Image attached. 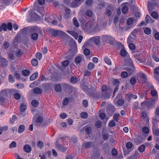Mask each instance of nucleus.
<instances>
[{
	"instance_id": "nucleus-33",
	"label": "nucleus",
	"mask_w": 159,
	"mask_h": 159,
	"mask_svg": "<svg viewBox=\"0 0 159 159\" xmlns=\"http://www.w3.org/2000/svg\"><path fill=\"white\" fill-rule=\"evenodd\" d=\"M151 16L152 17L155 19H157L158 17L157 13L155 11H153L152 13Z\"/></svg>"
},
{
	"instance_id": "nucleus-11",
	"label": "nucleus",
	"mask_w": 159,
	"mask_h": 159,
	"mask_svg": "<svg viewBox=\"0 0 159 159\" xmlns=\"http://www.w3.org/2000/svg\"><path fill=\"white\" fill-rule=\"evenodd\" d=\"M67 32L72 36L75 39H77L78 35L77 33L72 31L67 30Z\"/></svg>"
},
{
	"instance_id": "nucleus-63",
	"label": "nucleus",
	"mask_w": 159,
	"mask_h": 159,
	"mask_svg": "<svg viewBox=\"0 0 159 159\" xmlns=\"http://www.w3.org/2000/svg\"><path fill=\"white\" fill-rule=\"evenodd\" d=\"M60 116L61 118L64 119L66 118L67 117V115L65 113H62L60 114Z\"/></svg>"
},
{
	"instance_id": "nucleus-35",
	"label": "nucleus",
	"mask_w": 159,
	"mask_h": 159,
	"mask_svg": "<svg viewBox=\"0 0 159 159\" xmlns=\"http://www.w3.org/2000/svg\"><path fill=\"white\" fill-rule=\"evenodd\" d=\"M31 63L33 66H36L38 65V62L37 59H33L31 61Z\"/></svg>"
},
{
	"instance_id": "nucleus-29",
	"label": "nucleus",
	"mask_w": 159,
	"mask_h": 159,
	"mask_svg": "<svg viewBox=\"0 0 159 159\" xmlns=\"http://www.w3.org/2000/svg\"><path fill=\"white\" fill-rule=\"evenodd\" d=\"M81 117L83 119H86L88 117V114L86 112H83L80 113Z\"/></svg>"
},
{
	"instance_id": "nucleus-42",
	"label": "nucleus",
	"mask_w": 159,
	"mask_h": 159,
	"mask_svg": "<svg viewBox=\"0 0 159 159\" xmlns=\"http://www.w3.org/2000/svg\"><path fill=\"white\" fill-rule=\"evenodd\" d=\"M120 116L119 113H116L114 114L113 116V119L116 121H117L118 120V118Z\"/></svg>"
},
{
	"instance_id": "nucleus-46",
	"label": "nucleus",
	"mask_w": 159,
	"mask_h": 159,
	"mask_svg": "<svg viewBox=\"0 0 159 159\" xmlns=\"http://www.w3.org/2000/svg\"><path fill=\"white\" fill-rule=\"evenodd\" d=\"M16 143L15 141L12 142L10 144L9 148H12L16 147Z\"/></svg>"
},
{
	"instance_id": "nucleus-17",
	"label": "nucleus",
	"mask_w": 159,
	"mask_h": 159,
	"mask_svg": "<svg viewBox=\"0 0 159 159\" xmlns=\"http://www.w3.org/2000/svg\"><path fill=\"white\" fill-rule=\"evenodd\" d=\"M27 108L26 106L24 103H22L21 104L20 107V110L22 112H24L26 110Z\"/></svg>"
},
{
	"instance_id": "nucleus-62",
	"label": "nucleus",
	"mask_w": 159,
	"mask_h": 159,
	"mask_svg": "<svg viewBox=\"0 0 159 159\" xmlns=\"http://www.w3.org/2000/svg\"><path fill=\"white\" fill-rule=\"evenodd\" d=\"M136 80L135 78L134 77L132 78L130 80V83L132 85L135 84L136 82Z\"/></svg>"
},
{
	"instance_id": "nucleus-2",
	"label": "nucleus",
	"mask_w": 159,
	"mask_h": 159,
	"mask_svg": "<svg viewBox=\"0 0 159 159\" xmlns=\"http://www.w3.org/2000/svg\"><path fill=\"white\" fill-rule=\"evenodd\" d=\"M89 41L91 43L93 42L97 45L99 44L100 42V39L99 36H95L90 38Z\"/></svg>"
},
{
	"instance_id": "nucleus-7",
	"label": "nucleus",
	"mask_w": 159,
	"mask_h": 159,
	"mask_svg": "<svg viewBox=\"0 0 159 159\" xmlns=\"http://www.w3.org/2000/svg\"><path fill=\"white\" fill-rule=\"evenodd\" d=\"M33 10H32L30 11V13L28 16L29 17H32V20H34V19H37L39 17V16L38 15L35 13L33 12Z\"/></svg>"
},
{
	"instance_id": "nucleus-36",
	"label": "nucleus",
	"mask_w": 159,
	"mask_h": 159,
	"mask_svg": "<svg viewBox=\"0 0 159 159\" xmlns=\"http://www.w3.org/2000/svg\"><path fill=\"white\" fill-rule=\"evenodd\" d=\"M128 11V8L126 6H124L122 9V11L124 14H126Z\"/></svg>"
},
{
	"instance_id": "nucleus-22",
	"label": "nucleus",
	"mask_w": 159,
	"mask_h": 159,
	"mask_svg": "<svg viewBox=\"0 0 159 159\" xmlns=\"http://www.w3.org/2000/svg\"><path fill=\"white\" fill-rule=\"evenodd\" d=\"M91 145L92 143L88 142L83 143V146L86 148H90Z\"/></svg>"
},
{
	"instance_id": "nucleus-26",
	"label": "nucleus",
	"mask_w": 159,
	"mask_h": 159,
	"mask_svg": "<svg viewBox=\"0 0 159 159\" xmlns=\"http://www.w3.org/2000/svg\"><path fill=\"white\" fill-rule=\"evenodd\" d=\"M1 62L3 66H6L7 65V61L6 59L4 58H1Z\"/></svg>"
},
{
	"instance_id": "nucleus-55",
	"label": "nucleus",
	"mask_w": 159,
	"mask_h": 159,
	"mask_svg": "<svg viewBox=\"0 0 159 159\" xmlns=\"http://www.w3.org/2000/svg\"><path fill=\"white\" fill-rule=\"evenodd\" d=\"M84 53L86 56L89 55L90 53V51L88 48H85L84 50Z\"/></svg>"
},
{
	"instance_id": "nucleus-52",
	"label": "nucleus",
	"mask_w": 159,
	"mask_h": 159,
	"mask_svg": "<svg viewBox=\"0 0 159 159\" xmlns=\"http://www.w3.org/2000/svg\"><path fill=\"white\" fill-rule=\"evenodd\" d=\"M116 125L115 122L113 120L110 121L108 124V125L110 127H113Z\"/></svg>"
},
{
	"instance_id": "nucleus-44",
	"label": "nucleus",
	"mask_w": 159,
	"mask_h": 159,
	"mask_svg": "<svg viewBox=\"0 0 159 159\" xmlns=\"http://www.w3.org/2000/svg\"><path fill=\"white\" fill-rule=\"evenodd\" d=\"M31 104L33 106L37 107L39 104V102L37 100H33L32 101Z\"/></svg>"
},
{
	"instance_id": "nucleus-50",
	"label": "nucleus",
	"mask_w": 159,
	"mask_h": 159,
	"mask_svg": "<svg viewBox=\"0 0 159 159\" xmlns=\"http://www.w3.org/2000/svg\"><path fill=\"white\" fill-rule=\"evenodd\" d=\"M142 116L144 118H147V119H149L148 118V117L147 114L146 112L145 111H142L141 112Z\"/></svg>"
},
{
	"instance_id": "nucleus-60",
	"label": "nucleus",
	"mask_w": 159,
	"mask_h": 159,
	"mask_svg": "<svg viewBox=\"0 0 159 159\" xmlns=\"http://www.w3.org/2000/svg\"><path fill=\"white\" fill-rule=\"evenodd\" d=\"M128 73L125 71H123L121 73V76L122 77L125 78L128 76Z\"/></svg>"
},
{
	"instance_id": "nucleus-58",
	"label": "nucleus",
	"mask_w": 159,
	"mask_h": 159,
	"mask_svg": "<svg viewBox=\"0 0 159 159\" xmlns=\"http://www.w3.org/2000/svg\"><path fill=\"white\" fill-rule=\"evenodd\" d=\"M35 55L36 57L39 60H40L42 58V55L40 52H38Z\"/></svg>"
},
{
	"instance_id": "nucleus-57",
	"label": "nucleus",
	"mask_w": 159,
	"mask_h": 159,
	"mask_svg": "<svg viewBox=\"0 0 159 159\" xmlns=\"http://www.w3.org/2000/svg\"><path fill=\"white\" fill-rule=\"evenodd\" d=\"M102 122L99 120L98 121L96 124L95 126L98 128H100L102 126Z\"/></svg>"
},
{
	"instance_id": "nucleus-3",
	"label": "nucleus",
	"mask_w": 159,
	"mask_h": 159,
	"mask_svg": "<svg viewBox=\"0 0 159 159\" xmlns=\"http://www.w3.org/2000/svg\"><path fill=\"white\" fill-rule=\"evenodd\" d=\"M128 60L130 65V67L128 68L127 71H128L129 74H132V73L134 71L135 68L134 66L133 62L131 59L129 58Z\"/></svg>"
},
{
	"instance_id": "nucleus-49",
	"label": "nucleus",
	"mask_w": 159,
	"mask_h": 159,
	"mask_svg": "<svg viewBox=\"0 0 159 159\" xmlns=\"http://www.w3.org/2000/svg\"><path fill=\"white\" fill-rule=\"evenodd\" d=\"M134 19L132 18H130L128 19L127 21V24L128 25H130L133 23Z\"/></svg>"
},
{
	"instance_id": "nucleus-37",
	"label": "nucleus",
	"mask_w": 159,
	"mask_h": 159,
	"mask_svg": "<svg viewBox=\"0 0 159 159\" xmlns=\"http://www.w3.org/2000/svg\"><path fill=\"white\" fill-rule=\"evenodd\" d=\"M66 14L64 16V17L66 18L68 17L69 15L70 14V10L68 8H66L65 9Z\"/></svg>"
},
{
	"instance_id": "nucleus-8",
	"label": "nucleus",
	"mask_w": 159,
	"mask_h": 159,
	"mask_svg": "<svg viewBox=\"0 0 159 159\" xmlns=\"http://www.w3.org/2000/svg\"><path fill=\"white\" fill-rule=\"evenodd\" d=\"M23 150L25 152L29 153L31 151L32 148L29 145L26 144L23 147Z\"/></svg>"
},
{
	"instance_id": "nucleus-27",
	"label": "nucleus",
	"mask_w": 159,
	"mask_h": 159,
	"mask_svg": "<svg viewBox=\"0 0 159 159\" xmlns=\"http://www.w3.org/2000/svg\"><path fill=\"white\" fill-rule=\"evenodd\" d=\"M145 104L147 105L149 107H152V106L154 105L153 103L151 101H150L146 102H142L141 103V105L143 106V105Z\"/></svg>"
},
{
	"instance_id": "nucleus-41",
	"label": "nucleus",
	"mask_w": 159,
	"mask_h": 159,
	"mask_svg": "<svg viewBox=\"0 0 159 159\" xmlns=\"http://www.w3.org/2000/svg\"><path fill=\"white\" fill-rule=\"evenodd\" d=\"M145 149V146L144 145H142L139 148V152H143Z\"/></svg>"
},
{
	"instance_id": "nucleus-28",
	"label": "nucleus",
	"mask_w": 159,
	"mask_h": 159,
	"mask_svg": "<svg viewBox=\"0 0 159 159\" xmlns=\"http://www.w3.org/2000/svg\"><path fill=\"white\" fill-rule=\"evenodd\" d=\"M127 95L129 99L133 98L134 99H136L137 98V97L135 95L131 93H129L127 94Z\"/></svg>"
},
{
	"instance_id": "nucleus-6",
	"label": "nucleus",
	"mask_w": 159,
	"mask_h": 159,
	"mask_svg": "<svg viewBox=\"0 0 159 159\" xmlns=\"http://www.w3.org/2000/svg\"><path fill=\"white\" fill-rule=\"evenodd\" d=\"M113 102L116 106H121L124 104L125 103L124 101L123 100L119 99L118 100L116 98L114 99Z\"/></svg>"
},
{
	"instance_id": "nucleus-54",
	"label": "nucleus",
	"mask_w": 159,
	"mask_h": 159,
	"mask_svg": "<svg viewBox=\"0 0 159 159\" xmlns=\"http://www.w3.org/2000/svg\"><path fill=\"white\" fill-rule=\"evenodd\" d=\"M5 100V97L0 96V105L2 104Z\"/></svg>"
},
{
	"instance_id": "nucleus-13",
	"label": "nucleus",
	"mask_w": 159,
	"mask_h": 159,
	"mask_svg": "<svg viewBox=\"0 0 159 159\" xmlns=\"http://www.w3.org/2000/svg\"><path fill=\"white\" fill-rule=\"evenodd\" d=\"M38 72H35L32 74L30 77V80L31 81H33L35 80L38 76Z\"/></svg>"
},
{
	"instance_id": "nucleus-51",
	"label": "nucleus",
	"mask_w": 159,
	"mask_h": 159,
	"mask_svg": "<svg viewBox=\"0 0 159 159\" xmlns=\"http://www.w3.org/2000/svg\"><path fill=\"white\" fill-rule=\"evenodd\" d=\"M151 94L152 96L155 97H157V92L155 90L152 91L151 92Z\"/></svg>"
},
{
	"instance_id": "nucleus-4",
	"label": "nucleus",
	"mask_w": 159,
	"mask_h": 159,
	"mask_svg": "<svg viewBox=\"0 0 159 159\" xmlns=\"http://www.w3.org/2000/svg\"><path fill=\"white\" fill-rule=\"evenodd\" d=\"M137 79L139 80H142L144 81L147 79V77L146 75L142 72L138 73L137 74Z\"/></svg>"
},
{
	"instance_id": "nucleus-61",
	"label": "nucleus",
	"mask_w": 159,
	"mask_h": 159,
	"mask_svg": "<svg viewBox=\"0 0 159 159\" xmlns=\"http://www.w3.org/2000/svg\"><path fill=\"white\" fill-rule=\"evenodd\" d=\"M153 134L154 136H157L159 135V130L155 129L153 130Z\"/></svg>"
},
{
	"instance_id": "nucleus-39",
	"label": "nucleus",
	"mask_w": 159,
	"mask_h": 159,
	"mask_svg": "<svg viewBox=\"0 0 159 159\" xmlns=\"http://www.w3.org/2000/svg\"><path fill=\"white\" fill-rule=\"evenodd\" d=\"M158 120L157 116H155L154 117L152 118V123L154 125L157 124Z\"/></svg>"
},
{
	"instance_id": "nucleus-64",
	"label": "nucleus",
	"mask_w": 159,
	"mask_h": 159,
	"mask_svg": "<svg viewBox=\"0 0 159 159\" xmlns=\"http://www.w3.org/2000/svg\"><path fill=\"white\" fill-rule=\"evenodd\" d=\"M154 73L157 75H159V66L157 67L154 70Z\"/></svg>"
},
{
	"instance_id": "nucleus-38",
	"label": "nucleus",
	"mask_w": 159,
	"mask_h": 159,
	"mask_svg": "<svg viewBox=\"0 0 159 159\" xmlns=\"http://www.w3.org/2000/svg\"><path fill=\"white\" fill-rule=\"evenodd\" d=\"M105 62L109 65H111V62L110 59L107 57H106L104 58Z\"/></svg>"
},
{
	"instance_id": "nucleus-23",
	"label": "nucleus",
	"mask_w": 159,
	"mask_h": 159,
	"mask_svg": "<svg viewBox=\"0 0 159 159\" xmlns=\"http://www.w3.org/2000/svg\"><path fill=\"white\" fill-rule=\"evenodd\" d=\"M95 65L93 63H89L87 66L88 69L89 70H92L95 67Z\"/></svg>"
},
{
	"instance_id": "nucleus-30",
	"label": "nucleus",
	"mask_w": 159,
	"mask_h": 159,
	"mask_svg": "<svg viewBox=\"0 0 159 159\" xmlns=\"http://www.w3.org/2000/svg\"><path fill=\"white\" fill-rule=\"evenodd\" d=\"M126 147L127 148L131 149L134 148V146L132 143L130 142H127L126 144Z\"/></svg>"
},
{
	"instance_id": "nucleus-5",
	"label": "nucleus",
	"mask_w": 159,
	"mask_h": 159,
	"mask_svg": "<svg viewBox=\"0 0 159 159\" xmlns=\"http://www.w3.org/2000/svg\"><path fill=\"white\" fill-rule=\"evenodd\" d=\"M53 34L54 35L56 36L63 35L64 36H66L67 35V34L65 33L63 31L59 30H56L54 31L53 32Z\"/></svg>"
},
{
	"instance_id": "nucleus-24",
	"label": "nucleus",
	"mask_w": 159,
	"mask_h": 159,
	"mask_svg": "<svg viewBox=\"0 0 159 159\" xmlns=\"http://www.w3.org/2000/svg\"><path fill=\"white\" fill-rule=\"evenodd\" d=\"M37 145L38 147L41 148L44 146L43 142L42 141H38L37 143Z\"/></svg>"
},
{
	"instance_id": "nucleus-10",
	"label": "nucleus",
	"mask_w": 159,
	"mask_h": 159,
	"mask_svg": "<svg viewBox=\"0 0 159 159\" xmlns=\"http://www.w3.org/2000/svg\"><path fill=\"white\" fill-rule=\"evenodd\" d=\"M83 58L82 55L76 57L75 59V63L77 65L81 62Z\"/></svg>"
},
{
	"instance_id": "nucleus-40",
	"label": "nucleus",
	"mask_w": 159,
	"mask_h": 159,
	"mask_svg": "<svg viewBox=\"0 0 159 159\" xmlns=\"http://www.w3.org/2000/svg\"><path fill=\"white\" fill-rule=\"evenodd\" d=\"M22 74L25 76L28 75L30 74V71L28 70H25L22 71Z\"/></svg>"
},
{
	"instance_id": "nucleus-31",
	"label": "nucleus",
	"mask_w": 159,
	"mask_h": 159,
	"mask_svg": "<svg viewBox=\"0 0 159 159\" xmlns=\"http://www.w3.org/2000/svg\"><path fill=\"white\" fill-rule=\"evenodd\" d=\"M73 23L74 25L77 27L79 26V23L77 21L76 18L75 17H74L73 20Z\"/></svg>"
},
{
	"instance_id": "nucleus-53",
	"label": "nucleus",
	"mask_w": 159,
	"mask_h": 159,
	"mask_svg": "<svg viewBox=\"0 0 159 159\" xmlns=\"http://www.w3.org/2000/svg\"><path fill=\"white\" fill-rule=\"evenodd\" d=\"M7 29H8L9 30H12V24L11 23L9 22L7 23Z\"/></svg>"
},
{
	"instance_id": "nucleus-18",
	"label": "nucleus",
	"mask_w": 159,
	"mask_h": 159,
	"mask_svg": "<svg viewBox=\"0 0 159 159\" xmlns=\"http://www.w3.org/2000/svg\"><path fill=\"white\" fill-rule=\"evenodd\" d=\"M7 95V90L6 89L2 90L0 93V96L6 97Z\"/></svg>"
},
{
	"instance_id": "nucleus-45",
	"label": "nucleus",
	"mask_w": 159,
	"mask_h": 159,
	"mask_svg": "<svg viewBox=\"0 0 159 159\" xmlns=\"http://www.w3.org/2000/svg\"><path fill=\"white\" fill-rule=\"evenodd\" d=\"M43 120V118L41 116H39L37 118L36 120V123H41L42 122Z\"/></svg>"
},
{
	"instance_id": "nucleus-32",
	"label": "nucleus",
	"mask_w": 159,
	"mask_h": 159,
	"mask_svg": "<svg viewBox=\"0 0 159 159\" xmlns=\"http://www.w3.org/2000/svg\"><path fill=\"white\" fill-rule=\"evenodd\" d=\"M17 119V117L15 115H13L12 116V119H11L10 120V122L11 124H13Z\"/></svg>"
},
{
	"instance_id": "nucleus-21",
	"label": "nucleus",
	"mask_w": 159,
	"mask_h": 159,
	"mask_svg": "<svg viewBox=\"0 0 159 159\" xmlns=\"http://www.w3.org/2000/svg\"><path fill=\"white\" fill-rule=\"evenodd\" d=\"M25 126L24 125H20L18 129V132L20 133H22L25 130Z\"/></svg>"
},
{
	"instance_id": "nucleus-9",
	"label": "nucleus",
	"mask_w": 159,
	"mask_h": 159,
	"mask_svg": "<svg viewBox=\"0 0 159 159\" xmlns=\"http://www.w3.org/2000/svg\"><path fill=\"white\" fill-rule=\"evenodd\" d=\"M56 148L59 150L64 151L66 150V148L62 146L60 144H59L58 142L56 143Z\"/></svg>"
},
{
	"instance_id": "nucleus-19",
	"label": "nucleus",
	"mask_w": 159,
	"mask_h": 159,
	"mask_svg": "<svg viewBox=\"0 0 159 159\" xmlns=\"http://www.w3.org/2000/svg\"><path fill=\"white\" fill-rule=\"evenodd\" d=\"M34 93L35 94H41L42 92V90L39 88H36L34 89Z\"/></svg>"
},
{
	"instance_id": "nucleus-15",
	"label": "nucleus",
	"mask_w": 159,
	"mask_h": 159,
	"mask_svg": "<svg viewBox=\"0 0 159 159\" xmlns=\"http://www.w3.org/2000/svg\"><path fill=\"white\" fill-rule=\"evenodd\" d=\"M84 129L87 134H89L91 132V128L90 127L86 126L84 128Z\"/></svg>"
},
{
	"instance_id": "nucleus-16",
	"label": "nucleus",
	"mask_w": 159,
	"mask_h": 159,
	"mask_svg": "<svg viewBox=\"0 0 159 159\" xmlns=\"http://www.w3.org/2000/svg\"><path fill=\"white\" fill-rule=\"evenodd\" d=\"M80 3V2H78L75 0L74 2L70 4V5L71 7H76L79 6Z\"/></svg>"
},
{
	"instance_id": "nucleus-14",
	"label": "nucleus",
	"mask_w": 159,
	"mask_h": 159,
	"mask_svg": "<svg viewBox=\"0 0 159 159\" xmlns=\"http://www.w3.org/2000/svg\"><path fill=\"white\" fill-rule=\"evenodd\" d=\"M14 98L16 99H19L20 98V95L18 93V90H14Z\"/></svg>"
},
{
	"instance_id": "nucleus-20",
	"label": "nucleus",
	"mask_w": 159,
	"mask_h": 159,
	"mask_svg": "<svg viewBox=\"0 0 159 159\" xmlns=\"http://www.w3.org/2000/svg\"><path fill=\"white\" fill-rule=\"evenodd\" d=\"M38 34L37 33H33L31 35V39L34 40H36L38 38Z\"/></svg>"
},
{
	"instance_id": "nucleus-12",
	"label": "nucleus",
	"mask_w": 159,
	"mask_h": 159,
	"mask_svg": "<svg viewBox=\"0 0 159 159\" xmlns=\"http://www.w3.org/2000/svg\"><path fill=\"white\" fill-rule=\"evenodd\" d=\"M145 19L147 23H152L154 21V20L152 19L148 15H147Z\"/></svg>"
},
{
	"instance_id": "nucleus-1",
	"label": "nucleus",
	"mask_w": 159,
	"mask_h": 159,
	"mask_svg": "<svg viewBox=\"0 0 159 159\" xmlns=\"http://www.w3.org/2000/svg\"><path fill=\"white\" fill-rule=\"evenodd\" d=\"M89 26L90 28H92L96 32L99 31V26L96 22H93L91 24H90Z\"/></svg>"
},
{
	"instance_id": "nucleus-47",
	"label": "nucleus",
	"mask_w": 159,
	"mask_h": 159,
	"mask_svg": "<svg viewBox=\"0 0 159 159\" xmlns=\"http://www.w3.org/2000/svg\"><path fill=\"white\" fill-rule=\"evenodd\" d=\"M86 14L87 16L89 17H91L93 15V12L91 10H88L86 11Z\"/></svg>"
},
{
	"instance_id": "nucleus-25",
	"label": "nucleus",
	"mask_w": 159,
	"mask_h": 159,
	"mask_svg": "<svg viewBox=\"0 0 159 159\" xmlns=\"http://www.w3.org/2000/svg\"><path fill=\"white\" fill-rule=\"evenodd\" d=\"M56 91L57 92H60L61 90V87L60 84H56L55 86Z\"/></svg>"
},
{
	"instance_id": "nucleus-56",
	"label": "nucleus",
	"mask_w": 159,
	"mask_h": 159,
	"mask_svg": "<svg viewBox=\"0 0 159 159\" xmlns=\"http://www.w3.org/2000/svg\"><path fill=\"white\" fill-rule=\"evenodd\" d=\"M69 99L67 98H65L63 101V104L65 106L67 105L68 103Z\"/></svg>"
},
{
	"instance_id": "nucleus-48",
	"label": "nucleus",
	"mask_w": 159,
	"mask_h": 159,
	"mask_svg": "<svg viewBox=\"0 0 159 159\" xmlns=\"http://www.w3.org/2000/svg\"><path fill=\"white\" fill-rule=\"evenodd\" d=\"M144 32L145 34L149 35L151 33V30L150 28H146L144 30Z\"/></svg>"
},
{
	"instance_id": "nucleus-34",
	"label": "nucleus",
	"mask_w": 159,
	"mask_h": 159,
	"mask_svg": "<svg viewBox=\"0 0 159 159\" xmlns=\"http://www.w3.org/2000/svg\"><path fill=\"white\" fill-rule=\"evenodd\" d=\"M120 54L121 56L125 57L126 56L127 52L124 49H122L120 51Z\"/></svg>"
},
{
	"instance_id": "nucleus-59",
	"label": "nucleus",
	"mask_w": 159,
	"mask_h": 159,
	"mask_svg": "<svg viewBox=\"0 0 159 159\" xmlns=\"http://www.w3.org/2000/svg\"><path fill=\"white\" fill-rule=\"evenodd\" d=\"M143 132L145 134H147L148 133L149 130L147 127L145 126L142 129Z\"/></svg>"
},
{
	"instance_id": "nucleus-43",
	"label": "nucleus",
	"mask_w": 159,
	"mask_h": 159,
	"mask_svg": "<svg viewBox=\"0 0 159 159\" xmlns=\"http://www.w3.org/2000/svg\"><path fill=\"white\" fill-rule=\"evenodd\" d=\"M102 97L104 99H107L110 97V95L108 93H102Z\"/></svg>"
}]
</instances>
